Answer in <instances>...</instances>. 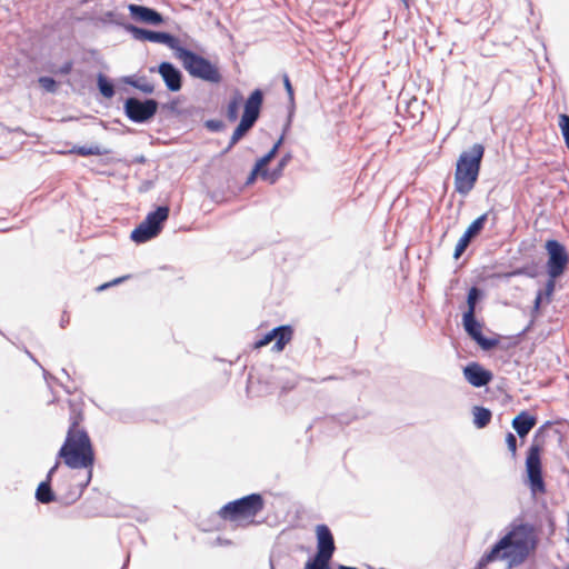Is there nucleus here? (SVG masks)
Wrapping results in <instances>:
<instances>
[{
	"instance_id": "1",
	"label": "nucleus",
	"mask_w": 569,
	"mask_h": 569,
	"mask_svg": "<svg viewBox=\"0 0 569 569\" xmlns=\"http://www.w3.org/2000/svg\"><path fill=\"white\" fill-rule=\"evenodd\" d=\"M538 546L536 528L528 522H512L507 532L485 552L479 565L503 561L508 568L521 566Z\"/></svg>"
},
{
	"instance_id": "2",
	"label": "nucleus",
	"mask_w": 569,
	"mask_h": 569,
	"mask_svg": "<svg viewBox=\"0 0 569 569\" xmlns=\"http://www.w3.org/2000/svg\"><path fill=\"white\" fill-rule=\"evenodd\" d=\"M59 457L72 469L88 468L93 465L90 438L84 430L77 428V421L71 423Z\"/></svg>"
},
{
	"instance_id": "3",
	"label": "nucleus",
	"mask_w": 569,
	"mask_h": 569,
	"mask_svg": "<svg viewBox=\"0 0 569 569\" xmlns=\"http://www.w3.org/2000/svg\"><path fill=\"white\" fill-rule=\"evenodd\" d=\"M483 153L485 148L480 143L460 153L455 170V190L459 194L467 196L475 188Z\"/></svg>"
},
{
	"instance_id": "4",
	"label": "nucleus",
	"mask_w": 569,
	"mask_h": 569,
	"mask_svg": "<svg viewBox=\"0 0 569 569\" xmlns=\"http://www.w3.org/2000/svg\"><path fill=\"white\" fill-rule=\"evenodd\" d=\"M263 499L259 493H251L226 503L219 516L239 526L253 523L254 517L263 509Z\"/></svg>"
},
{
	"instance_id": "5",
	"label": "nucleus",
	"mask_w": 569,
	"mask_h": 569,
	"mask_svg": "<svg viewBox=\"0 0 569 569\" xmlns=\"http://www.w3.org/2000/svg\"><path fill=\"white\" fill-rule=\"evenodd\" d=\"M174 54L190 76L212 83L221 81V74L218 68L203 57L181 46L176 49Z\"/></svg>"
},
{
	"instance_id": "6",
	"label": "nucleus",
	"mask_w": 569,
	"mask_h": 569,
	"mask_svg": "<svg viewBox=\"0 0 569 569\" xmlns=\"http://www.w3.org/2000/svg\"><path fill=\"white\" fill-rule=\"evenodd\" d=\"M541 449L538 445H531L526 458V471L530 490L533 495L545 493L546 486L542 479Z\"/></svg>"
},
{
	"instance_id": "7",
	"label": "nucleus",
	"mask_w": 569,
	"mask_h": 569,
	"mask_svg": "<svg viewBox=\"0 0 569 569\" xmlns=\"http://www.w3.org/2000/svg\"><path fill=\"white\" fill-rule=\"evenodd\" d=\"M124 114L136 123H143L153 118L158 110V102L153 99L140 100L128 98L123 104Z\"/></svg>"
},
{
	"instance_id": "8",
	"label": "nucleus",
	"mask_w": 569,
	"mask_h": 569,
	"mask_svg": "<svg viewBox=\"0 0 569 569\" xmlns=\"http://www.w3.org/2000/svg\"><path fill=\"white\" fill-rule=\"evenodd\" d=\"M546 250L549 259L547 262V271L550 278H558L561 276L569 262L568 254L565 247L557 240H548L546 242Z\"/></svg>"
},
{
	"instance_id": "9",
	"label": "nucleus",
	"mask_w": 569,
	"mask_h": 569,
	"mask_svg": "<svg viewBox=\"0 0 569 569\" xmlns=\"http://www.w3.org/2000/svg\"><path fill=\"white\" fill-rule=\"evenodd\" d=\"M129 30L131 31L133 38L137 40L163 43L168 46L170 49H172L174 52L176 49L179 48V41L170 33L147 30L134 26H131Z\"/></svg>"
},
{
	"instance_id": "10",
	"label": "nucleus",
	"mask_w": 569,
	"mask_h": 569,
	"mask_svg": "<svg viewBox=\"0 0 569 569\" xmlns=\"http://www.w3.org/2000/svg\"><path fill=\"white\" fill-rule=\"evenodd\" d=\"M463 328L467 333L483 349L490 350L495 348L498 340L486 338L481 331V325L477 321L476 317L470 313H463L462 317Z\"/></svg>"
},
{
	"instance_id": "11",
	"label": "nucleus",
	"mask_w": 569,
	"mask_h": 569,
	"mask_svg": "<svg viewBox=\"0 0 569 569\" xmlns=\"http://www.w3.org/2000/svg\"><path fill=\"white\" fill-rule=\"evenodd\" d=\"M316 538H317V552L315 557H322L331 559L336 546L333 536L327 525H318L316 527Z\"/></svg>"
},
{
	"instance_id": "12",
	"label": "nucleus",
	"mask_w": 569,
	"mask_h": 569,
	"mask_svg": "<svg viewBox=\"0 0 569 569\" xmlns=\"http://www.w3.org/2000/svg\"><path fill=\"white\" fill-rule=\"evenodd\" d=\"M466 380L473 387H485L492 380V373L482 368L478 362H470L463 368Z\"/></svg>"
},
{
	"instance_id": "13",
	"label": "nucleus",
	"mask_w": 569,
	"mask_h": 569,
	"mask_svg": "<svg viewBox=\"0 0 569 569\" xmlns=\"http://www.w3.org/2000/svg\"><path fill=\"white\" fill-rule=\"evenodd\" d=\"M158 72L160 73L162 80L166 83V87L170 91H179L182 86V74L179 69H177L170 62H162L158 67Z\"/></svg>"
},
{
	"instance_id": "14",
	"label": "nucleus",
	"mask_w": 569,
	"mask_h": 569,
	"mask_svg": "<svg viewBox=\"0 0 569 569\" xmlns=\"http://www.w3.org/2000/svg\"><path fill=\"white\" fill-rule=\"evenodd\" d=\"M128 9L130 11L131 17L137 21L152 26H159L163 22L162 16L151 8L139 4H129Z\"/></svg>"
},
{
	"instance_id": "15",
	"label": "nucleus",
	"mask_w": 569,
	"mask_h": 569,
	"mask_svg": "<svg viewBox=\"0 0 569 569\" xmlns=\"http://www.w3.org/2000/svg\"><path fill=\"white\" fill-rule=\"evenodd\" d=\"M263 101V93L260 89H256L244 102V110L241 118L256 123L259 118L260 109Z\"/></svg>"
},
{
	"instance_id": "16",
	"label": "nucleus",
	"mask_w": 569,
	"mask_h": 569,
	"mask_svg": "<svg viewBox=\"0 0 569 569\" xmlns=\"http://www.w3.org/2000/svg\"><path fill=\"white\" fill-rule=\"evenodd\" d=\"M536 418L526 411H521L512 420V427L521 438L526 437L530 432V430L536 426Z\"/></svg>"
},
{
	"instance_id": "17",
	"label": "nucleus",
	"mask_w": 569,
	"mask_h": 569,
	"mask_svg": "<svg viewBox=\"0 0 569 569\" xmlns=\"http://www.w3.org/2000/svg\"><path fill=\"white\" fill-rule=\"evenodd\" d=\"M58 467L59 462L57 461L56 465L48 471L47 480L42 481L37 488L36 498L41 503H49L54 500V495L50 487V479Z\"/></svg>"
},
{
	"instance_id": "18",
	"label": "nucleus",
	"mask_w": 569,
	"mask_h": 569,
	"mask_svg": "<svg viewBox=\"0 0 569 569\" xmlns=\"http://www.w3.org/2000/svg\"><path fill=\"white\" fill-rule=\"evenodd\" d=\"M168 216L169 208L167 206H161L158 207L157 210L149 212L142 222L154 229L157 232H160L162 223L168 219Z\"/></svg>"
},
{
	"instance_id": "19",
	"label": "nucleus",
	"mask_w": 569,
	"mask_h": 569,
	"mask_svg": "<svg viewBox=\"0 0 569 569\" xmlns=\"http://www.w3.org/2000/svg\"><path fill=\"white\" fill-rule=\"evenodd\" d=\"M158 233L154 229L141 222L132 230L131 239L137 243H143L158 236Z\"/></svg>"
},
{
	"instance_id": "20",
	"label": "nucleus",
	"mask_w": 569,
	"mask_h": 569,
	"mask_svg": "<svg viewBox=\"0 0 569 569\" xmlns=\"http://www.w3.org/2000/svg\"><path fill=\"white\" fill-rule=\"evenodd\" d=\"M291 160V154H286L283 156L277 168H274L273 170H263L261 172V178L266 181H268L269 183H274L281 176H282V171L284 169V167L289 163V161Z\"/></svg>"
},
{
	"instance_id": "21",
	"label": "nucleus",
	"mask_w": 569,
	"mask_h": 569,
	"mask_svg": "<svg viewBox=\"0 0 569 569\" xmlns=\"http://www.w3.org/2000/svg\"><path fill=\"white\" fill-rule=\"evenodd\" d=\"M472 415L473 423L479 429L485 428L491 420V411L485 407H473Z\"/></svg>"
},
{
	"instance_id": "22",
	"label": "nucleus",
	"mask_w": 569,
	"mask_h": 569,
	"mask_svg": "<svg viewBox=\"0 0 569 569\" xmlns=\"http://www.w3.org/2000/svg\"><path fill=\"white\" fill-rule=\"evenodd\" d=\"M276 331L277 338L273 349H276L277 351H281L284 348V346L291 340L292 330L288 326H280L276 328Z\"/></svg>"
},
{
	"instance_id": "23",
	"label": "nucleus",
	"mask_w": 569,
	"mask_h": 569,
	"mask_svg": "<svg viewBox=\"0 0 569 569\" xmlns=\"http://www.w3.org/2000/svg\"><path fill=\"white\" fill-rule=\"evenodd\" d=\"M243 101V98L240 92H236L232 98L230 99L228 107H227V117L229 121L233 122L239 117V109Z\"/></svg>"
},
{
	"instance_id": "24",
	"label": "nucleus",
	"mask_w": 569,
	"mask_h": 569,
	"mask_svg": "<svg viewBox=\"0 0 569 569\" xmlns=\"http://www.w3.org/2000/svg\"><path fill=\"white\" fill-rule=\"evenodd\" d=\"M253 122H250L241 118L240 123L234 129L231 136L229 147L234 146L253 127Z\"/></svg>"
},
{
	"instance_id": "25",
	"label": "nucleus",
	"mask_w": 569,
	"mask_h": 569,
	"mask_svg": "<svg viewBox=\"0 0 569 569\" xmlns=\"http://www.w3.org/2000/svg\"><path fill=\"white\" fill-rule=\"evenodd\" d=\"M97 83H98L100 93L104 98L110 99L114 96L113 84L103 74H101V73L98 74Z\"/></svg>"
},
{
	"instance_id": "26",
	"label": "nucleus",
	"mask_w": 569,
	"mask_h": 569,
	"mask_svg": "<svg viewBox=\"0 0 569 569\" xmlns=\"http://www.w3.org/2000/svg\"><path fill=\"white\" fill-rule=\"evenodd\" d=\"M72 152L79 154V156H102V154H106L107 151L103 150L100 146L98 144H92V146H80V147H76L73 148Z\"/></svg>"
},
{
	"instance_id": "27",
	"label": "nucleus",
	"mask_w": 569,
	"mask_h": 569,
	"mask_svg": "<svg viewBox=\"0 0 569 569\" xmlns=\"http://www.w3.org/2000/svg\"><path fill=\"white\" fill-rule=\"evenodd\" d=\"M482 296V292L479 288L477 287H472L470 288L469 292H468V297H467V305H468V309L465 313H470L471 312V316L476 313V305H477V301L481 298Z\"/></svg>"
},
{
	"instance_id": "28",
	"label": "nucleus",
	"mask_w": 569,
	"mask_h": 569,
	"mask_svg": "<svg viewBox=\"0 0 569 569\" xmlns=\"http://www.w3.org/2000/svg\"><path fill=\"white\" fill-rule=\"evenodd\" d=\"M488 218V213H483L471 222V224L465 231V234L472 239L485 226Z\"/></svg>"
},
{
	"instance_id": "29",
	"label": "nucleus",
	"mask_w": 569,
	"mask_h": 569,
	"mask_svg": "<svg viewBox=\"0 0 569 569\" xmlns=\"http://www.w3.org/2000/svg\"><path fill=\"white\" fill-rule=\"evenodd\" d=\"M124 82L142 91L143 93L150 94L154 91V86L147 80H133L130 77H126Z\"/></svg>"
},
{
	"instance_id": "30",
	"label": "nucleus",
	"mask_w": 569,
	"mask_h": 569,
	"mask_svg": "<svg viewBox=\"0 0 569 569\" xmlns=\"http://www.w3.org/2000/svg\"><path fill=\"white\" fill-rule=\"evenodd\" d=\"M330 560L329 558L313 557L307 561L305 569H331Z\"/></svg>"
},
{
	"instance_id": "31",
	"label": "nucleus",
	"mask_w": 569,
	"mask_h": 569,
	"mask_svg": "<svg viewBox=\"0 0 569 569\" xmlns=\"http://www.w3.org/2000/svg\"><path fill=\"white\" fill-rule=\"evenodd\" d=\"M471 239L467 237L465 233L461 236L459 241L456 244L453 257L458 259L467 249L468 244L470 243Z\"/></svg>"
},
{
	"instance_id": "32",
	"label": "nucleus",
	"mask_w": 569,
	"mask_h": 569,
	"mask_svg": "<svg viewBox=\"0 0 569 569\" xmlns=\"http://www.w3.org/2000/svg\"><path fill=\"white\" fill-rule=\"evenodd\" d=\"M276 338H277V331L274 328L271 331H269L267 335H264V337L262 339L256 341L254 347L256 348L264 347V346L269 345L271 341L276 340Z\"/></svg>"
},
{
	"instance_id": "33",
	"label": "nucleus",
	"mask_w": 569,
	"mask_h": 569,
	"mask_svg": "<svg viewBox=\"0 0 569 569\" xmlns=\"http://www.w3.org/2000/svg\"><path fill=\"white\" fill-rule=\"evenodd\" d=\"M40 86L48 92H53L56 90V81L50 77H41L39 78Z\"/></svg>"
},
{
	"instance_id": "34",
	"label": "nucleus",
	"mask_w": 569,
	"mask_h": 569,
	"mask_svg": "<svg viewBox=\"0 0 569 569\" xmlns=\"http://www.w3.org/2000/svg\"><path fill=\"white\" fill-rule=\"evenodd\" d=\"M506 443H507V447H508L509 451L511 452L512 457H515L516 452H517V439L513 433H511V432L507 433Z\"/></svg>"
},
{
	"instance_id": "35",
	"label": "nucleus",
	"mask_w": 569,
	"mask_h": 569,
	"mask_svg": "<svg viewBox=\"0 0 569 569\" xmlns=\"http://www.w3.org/2000/svg\"><path fill=\"white\" fill-rule=\"evenodd\" d=\"M557 278H550L549 277V280L546 283L545 291H542V293H543V296H546L547 300L550 299V297L552 296V293L555 291V280Z\"/></svg>"
},
{
	"instance_id": "36",
	"label": "nucleus",
	"mask_w": 569,
	"mask_h": 569,
	"mask_svg": "<svg viewBox=\"0 0 569 569\" xmlns=\"http://www.w3.org/2000/svg\"><path fill=\"white\" fill-rule=\"evenodd\" d=\"M127 278H129V276H124V277H120V278H117L110 282H107V283H103L101 284L100 287H98V290L101 291V290H104L111 286H114V284H118L120 282H122L123 280H126Z\"/></svg>"
},
{
	"instance_id": "37",
	"label": "nucleus",
	"mask_w": 569,
	"mask_h": 569,
	"mask_svg": "<svg viewBox=\"0 0 569 569\" xmlns=\"http://www.w3.org/2000/svg\"><path fill=\"white\" fill-rule=\"evenodd\" d=\"M269 162H267V160L262 157L260 158L257 163L254 164V173H260L263 171V170H267L264 167L268 164Z\"/></svg>"
},
{
	"instance_id": "38",
	"label": "nucleus",
	"mask_w": 569,
	"mask_h": 569,
	"mask_svg": "<svg viewBox=\"0 0 569 569\" xmlns=\"http://www.w3.org/2000/svg\"><path fill=\"white\" fill-rule=\"evenodd\" d=\"M282 141H283V137H280L279 140L273 144L271 150L267 153L271 159H273L274 156L277 154Z\"/></svg>"
},
{
	"instance_id": "39",
	"label": "nucleus",
	"mask_w": 569,
	"mask_h": 569,
	"mask_svg": "<svg viewBox=\"0 0 569 569\" xmlns=\"http://www.w3.org/2000/svg\"><path fill=\"white\" fill-rule=\"evenodd\" d=\"M283 83H284V88L288 92L289 98L292 100L293 99V89H292V86H291V82H290L288 76L283 77Z\"/></svg>"
},
{
	"instance_id": "40",
	"label": "nucleus",
	"mask_w": 569,
	"mask_h": 569,
	"mask_svg": "<svg viewBox=\"0 0 569 569\" xmlns=\"http://www.w3.org/2000/svg\"><path fill=\"white\" fill-rule=\"evenodd\" d=\"M542 298H543V293H542V291H539L537 293L536 299H535V309H539L540 308V305L542 302Z\"/></svg>"
},
{
	"instance_id": "41",
	"label": "nucleus",
	"mask_w": 569,
	"mask_h": 569,
	"mask_svg": "<svg viewBox=\"0 0 569 569\" xmlns=\"http://www.w3.org/2000/svg\"><path fill=\"white\" fill-rule=\"evenodd\" d=\"M260 176V173H254V168L252 169L250 176L247 179V184H250L254 181L256 177Z\"/></svg>"
},
{
	"instance_id": "42",
	"label": "nucleus",
	"mask_w": 569,
	"mask_h": 569,
	"mask_svg": "<svg viewBox=\"0 0 569 569\" xmlns=\"http://www.w3.org/2000/svg\"><path fill=\"white\" fill-rule=\"evenodd\" d=\"M207 126H208V128H210V129H217V128H218V124H217V123H214L213 121H208Z\"/></svg>"
},
{
	"instance_id": "43",
	"label": "nucleus",
	"mask_w": 569,
	"mask_h": 569,
	"mask_svg": "<svg viewBox=\"0 0 569 569\" xmlns=\"http://www.w3.org/2000/svg\"><path fill=\"white\" fill-rule=\"evenodd\" d=\"M263 158L267 160V162H270L272 160L268 154H264Z\"/></svg>"
},
{
	"instance_id": "44",
	"label": "nucleus",
	"mask_w": 569,
	"mask_h": 569,
	"mask_svg": "<svg viewBox=\"0 0 569 569\" xmlns=\"http://www.w3.org/2000/svg\"><path fill=\"white\" fill-rule=\"evenodd\" d=\"M69 70H70V66H68V67H63V71H64V72H69Z\"/></svg>"
},
{
	"instance_id": "45",
	"label": "nucleus",
	"mask_w": 569,
	"mask_h": 569,
	"mask_svg": "<svg viewBox=\"0 0 569 569\" xmlns=\"http://www.w3.org/2000/svg\"><path fill=\"white\" fill-rule=\"evenodd\" d=\"M402 2H406V0H401Z\"/></svg>"
}]
</instances>
